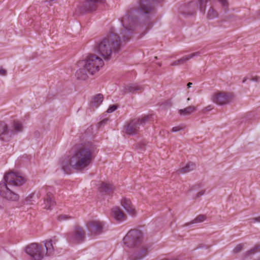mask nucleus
<instances>
[{"label": "nucleus", "instance_id": "obj_1", "mask_svg": "<svg viewBox=\"0 0 260 260\" xmlns=\"http://www.w3.org/2000/svg\"><path fill=\"white\" fill-rule=\"evenodd\" d=\"M164 0H138L137 8L131 9L122 17L121 24L123 27L120 36L113 32L96 44L94 48L95 52L105 60L111 58L113 53H117L121 49L122 42L127 41L135 30L140 16L152 14L155 11L154 4Z\"/></svg>", "mask_w": 260, "mask_h": 260}, {"label": "nucleus", "instance_id": "obj_2", "mask_svg": "<svg viewBox=\"0 0 260 260\" xmlns=\"http://www.w3.org/2000/svg\"><path fill=\"white\" fill-rule=\"evenodd\" d=\"M95 149V146L91 143L79 146L69 156L60 160L61 169L66 174L71 173V168L77 171L83 170L91 163Z\"/></svg>", "mask_w": 260, "mask_h": 260}, {"label": "nucleus", "instance_id": "obj_3", "mask_svg": "<svg viewBox=\"0 0 260 260\" xmlns=\"http://www.w3.org/2000/svg\"><path fill=\"white\" fill-rule=\"evenodd\" d=\"M25 181V179L18 174L14 172L6 174L3 181L0 182V195L8 200L17 201L19 196L11 187L21 186Z\"/></svg>", "mask_w": 260, "mask_h": 260}, {"label": "nucleus", "instance_id": "obj_4", "mask_svg": "<svg viewBox=\"0 0 260 260\" xmlns=\"http://www.w3.org/2000/svg\"><path fill=\"white\" fill-rule=\"evenodd\" d=\"M55 244L52 240H46L41 244L32 243L26 247L25 251L31 260H41L45 255L49 256L53 254Z\"/></svg>", "mask_w": 260, "mask_h": 260}, {"label": "nucleus", "instance_id": "obj_5", "mask_svg": "<svg viewBox=\"0 0 260 260\" xmlns=\"http://www.w3.org/2000/svg\"><path fill=\"white\" fill-rule=\"evenodd\" d=\"M23 128L22 123L19 121H14L11 125L0 121V140L5 142H9L14 136L22 132Z\"/></svg>", "mask_w": 260, "mask_h": 260}, {"label": "nucleus", "instance_id": "obj_6", "mask_svg": "<svg viewBox=\"0 0 260 260\" xmlns=\"http://www.w3.org/2000/svg\"><path fill=\"white\" fill-rule=\"evenodd\" d=\"M104 65L103 60L95 54L88 55L85 59L78 62L79 67H84L91 75L98 72Z\"/></svg>", "mask_w": 260, "mask_h": 260}, {"label": "nucleus", "instance_id": "obj_7", "mask_svg": "<svg viewBox=\"0 0 260 260\" xmlns=\"http://www.w3.org/2000/svg\"><path fill=\"white\" fill-rule=\"evenodd\" d=\"M149 119V116L136 118L131 120L124 126L125 133L129 135H135L139 133Z\"/></svg>", "mask_w": 260, "mask_h": 260}, {"label": "nucleus", "instance_id": "obj_8", "mask_svg": "<svg viewBox=\"0 0 260 260\" xmlns=\"http://www.w3.org/2000/svg\"><path fill=\"white\" fill-rule=\"evenodd\" d=\"M142 233L137 230L129 231L123 239L124 245L129 248L139 246L142 243Z\"/></svg>", "mask_w": 260, "mask_h": 260}, {"label": "nucleus", "instance_id": "obj_9", "mask_svg": "<svg viewBox=\"0 0 260 260\" xmlns=\"http://www.w3.org/2000/svg\"><path fill=\"white\" fill-rule=\"evenodd\" d=\"M85 239V232L80 226H76L73 232L69 234L68 240L70 243L78 244L83 242Z\"/></svg>", "mask_w": 260, "mask_h": 260}, {"label": "nucleus", "instance_id": "obj_10", "mask_svg": "<svg viewBox=\"0 0 260 260\" xmlns=\"http://www.w3.org/2000/svg\"><path fill=\"white\" fill-rule=\"evenodd\" d=\"M104 224L99 220H91L87 224V229L91 236H96L100 235L103 232Z\"/></svg>", "mask_w": 260, "mask_h": 260}, {"label": "nucleus", "instance_id": "obj_11", "mask_svg": "<svg viewBox=\"0 0 260 260\" xmlns=\"http://www.w3.org/2000/svg\"><path fill=\"white\" fill-rule=\"evenodd\" d=\"M212 101L219 105H223L230 103L232 100L231 93L220 92L214 94L212 98Z\"/></svg>", "mask_w": 260, "mask_h": 260}, {"label": "nucleus", "instance_id": "obj_12", "mask_svg": "<svg viewBox=\"0 0 260 260\" xmlns=\"http://www.w3.org/2000/svg\"><path fill=\"white\" fill-rule=\"evenodd\" d=\"M105 0H86L83 6L80 7V12L85 13L95 10L99 4H103Z\"/></svg>", "mask_w": 260, "mask_h": 260}, {"label": "nucleus", "instance_id": "obj_13", "mask_svg": "<svg viewBox=\"0 0 260 260\" xmlns=\"http://www.w3.org/2000/svg\"><path fill=\"white\" fill-rule=\"evenodd\" d=\"M44 191L46 192V196L44 198V204L45 205L44 208L47 209H50L55 204L53 197V189L51 187L49 186L46 188H42L41 189V192Z\"/></svg>", "mask_w": 260, "mask_h": 260}, {"label": "nucleus", "instance_id": "obj_14", "mask_svg": "<svg viewBox=\"0 0 260 260\" xmlns=\"http://www.w3.org/2000/svg\"><path fill=\"white\" fill-rule=\"evenodd\" d=\"M112 215L114 218L120 222L126 220V216L122 210L118 207H113L112 209Z\"/></svg>", "mask_w": 260, "mask_h": 260}, {"label": "nucleus", "instance_id": "obj_15", "mask_svg": "<svg viewBox=\"0 0 260 260\" xmlns=\"http://www.w3.org/2000/svg\"><path fill=\"white\" fill-rule=\"evenodd\" d=\"M200 55H201V52L200 51H198V52L191 53L190 54H189L188 55L184 56L183 57H182L181 58L173 62L171 64V66H179L180 64H182L184 63L185 62H186L187 61H188V60H189L190 59H191L195 56H200Z\"/></svg>", "mask_w": 260, "mask_h": 260}, {"label": "nucleus", "instance_id": "obj_16", "mask_svg": "<svg viewBox=\"0 0 260 260\" xmlns=\"http://www.w3.org/2000/svg\"><path fill=\"white\" fill-rule=\"evenodd\" d=\"M144 87L136 84H129L124 87V93H137L139 91H142Z\"/></svg>", "mask_w": 260, "mask_h": 260}, {"label": "nucleus", "instance_id": "obj_17", "mask_svg": "<svg viewBox=\"0 0 260 260\" xmlns=\"http://www.w3.org/2000/svg\"><path fill=\"white\" fill-rule=\"evenodd\" d=\"M121 204L129 214L131 215H135V209L132 205L131 201L129 200L123 199L121 200Z\"/></svg>", "mask_w": 260, "mask_h": 260}, {"label": "nucleus", "instance_id": "obj_18", "mask_svg": "<svg viewBox=\"0 0 260 260\" xmlns=\"http://www.w3.org/2000/svg\"><path fill=\"white\" fill-rule=\"evenodd\" d=\"M104 99L103 95L99 93L93 96L90 102V106L93 108H98L103 102Z\"/></svg>", "mask_w": 260, "mask_h": 260}, {"label": "nucleus", "instance_id": "obj_19", "mask_svg": "<svg viewBox=\"0 0 260 260\" xmlns=\"http://www.w3.org/2000/svg\"><path fill=\"white\" fill-rule=\"evenodd\" d=\"M196 165L194 162H189L187 163L184 167H183L181 169L178 170L176 172L178 174H185L194 170L196 169Z\"/></svg>", "mask_w": 260, "mask_h": 260}, {"label": "nucleus", "instance_id": "obj_20", "mask_svg": "<svg viewBox=\"0 0 260 260\" xmlns=\"http://www.w3.org/2000/svg\"><path fill=\"white\" fill-rule=\"evenodd\" d=\"M114 189L113 185L107 183H102L99 187V191L101 192L110 193Z\"/></svg>", "mask_w": 260, "mask_h": 260}, {"label": "nucleus", "instance_id": "obj_21", "mask_svg": "<svg viewBox=\"0 0 260 260\" xmlns=\"http://www.w3.org/2000/svg\"><path fill=\"white\" fill-rule=\"evenodd\" d=\"M87 72L86 69L84 67L83 68H80L77 71L76 73L77 79L82 80H86L88 77Z\"/></svg>", "mask_w": 260, "mask_h": 260}, {"label": "nucleus", "instance_id": "obj_22", "mask_svg": "<svg viewBox=\"0 0 260 260\" xmlns=\"http://www.w3.org/2000/svg\"><path fill=\"white\" fill-rule=\"evenodd\" d=\"M196 110V108L194 106H189L183 109L179 110V113L180 115H190Z\"/></svg>", "mask_w": 260, "mask_h": 260}, {"label": "nucleus", "instance_id": "obj_23", "mask_svg": "<svg viewBox=\"0 0 260 260\" xmlns=\"http://www.w3.org/2000/svg\"><path fill=\"white\" fill-rule=\"evenodd\" d=\"M147 249L143 248L139 254H135L130 257L131 260H140L147 254Z\"/></svg>", "mask_w": 260, "mask_h": 260}, {"label": "nucleus", "instance_id": "obj_24", "mask_svg": "<svg viewBox=\"0 0 260 260\" xmlns=\"http://www.w3.org/2000/svg\"><path fill=\"white\" fill-rule=\"evenodd\" d=\"M260 251V245L256 246L251 249L248 250L245 254V256H249Z\"/></svg>", "mask_w": 260, "mask_h": 260}, {"label": "nucleus", "instance_id": "obj_25", "mask_svg": "<svg viewBox=\"0 0 260 260\" xmlns=\"http://www.w3.org/2000/svg\"><path fill=\"white\" fill-rule=\"evenodd\" d=\"M218 16V13L213 8H211L207 14V17L209 19H213L217 17Z\"/></svg>", "mask_w": 260, "mask_h": 260}, {"label": "nucleus", "instance_id": "obj_26", "mask_svg": "<svg viewBox=\"0 0 260 260\" xmlns=\"http://www.w3.org/2000/svg\"><path fill=\"white\" fill-rule=\"evenodd\" d=\"M206 219V217L204 215H199L194 220H193L190 223L193 224L195 223H200L204 221Z\"/></svg>", "mask_w": 260, "mask_h": 260}, {"label": "nucleus", "instance_id": "obj_27", "mask_svg": "<svg viewBox=\"0 0 260 260\" xmlns=\"http://www.w3.org/2000/svg\"><path fill=\"white\" fill-rule=\"evenodd\" d=\"M199 7L201 12L204 13L206 9L207 0H199Z\"/></svg>", "mask_w": 260, "mask_h": 260}, {"label": "nucleus", "instance_id": "obj_28", "mask_svg": "<svg viewBox=\"0 0 260 260\" xmlns=\"http://www.w3.org/2000/svg\"><path fill=\"white\" fill-rule=\"evenodd\" d=\"M244 245L243 244H239L236 245V246L234 248L233 250V252L234 254H238L239 252H241L243 249Z\"/></svg>", "mask_w": 260, "mask_h": 260}, {"label": "nucleus", "instance_id": "obj_29", "mask_svg": "<svg viewBox=\"0 0 260 260\" xmlns=\"http://www.w3.org/2000/svg\"><path fill=\"white\" fill-rule=\"evenodd\" d=\"M259 79V78L257 76L248 75L246 78H245V82H246L247 80L255 82H258Z\"/></svg>", "mask_w": 260, "mask_h": 260}, {"label": "nucleus", "instance_id": "obj_30", "mask_svg": "<svg viewBox=\"0 0 260 260\" xmlns=\"http://www.w3.org/2000/svg\"><path fill=\"white\" fill-rule=\"evenodd\" d=\"M34 196V193H31L28 196L26 197L24 200V203L25 204H29L32 201V198Z\"/></svg>", "mask_w": 260, "mask_h": 260}, {"label": "nucleus", "instance_id": "obj_31", "mask_svg": "<svg viewBox=\"0 0 260 260\" xmlns=\"http://www.w3.org/2000/svg\"><path fill=\"white\" fill-rule=\"evenodd\" d=\"M117 108V106L116 105H113L112 106H110L108 110H107V112L108 113H112L115 111Z\"/></svg>", "mask_w": 260, "mask_h": 260}, {"label": "nucleus", "instance_id": "obj_32", "mask_svg": "<svg viewBox=\"0 0 260 260\" xmlns=\"http://www.w3.org/2000/svg\"><path fill=\"white\" fill-rule=\"evenodd\" d=\"M70 218H71L70 216H69L67 215H60L58 216V219L59 221H62V220H67Z\"/></svg>", "mask_w": 260, "mask_h": 260}, {"label": "nucleus", "instance_id": "obj_33", "mask_svg": "<svg viewBox=\"0 0 260 260\" xmlns=\"http://www.w3.org/2000/svg\"><path fill=\"white\" fill-rule=\"evenodd\" d=\"M213 108L212 106L209 105L207 107H206V108H205L204 109H203L202 110V112L204 114H205V113H206V112L210 111L211 110L213 109Z\"/></svg>", "mask_w": 260, "mask_h": 260}, {"label": "nucleus", "instance_id": "obj_34", "mask_svg": "<svg viewBox=\"0 0 260 260\" xmlns=\"http://www.w3.org/2000/svg\"><path fill=\"white\" fill-rule=\"evenodd\" d=\"M220 4L224 7H228L229 3L228 0H218Z\"/></svg>", "mask_w": 260, "mask_h": 260}, {"label": "nucleus", "instance_id": "obj_35", "mask_svg": "<svg viewBox=\"0 0 260 260\" xmlns=\"http://www.w3.org/2000/svg\"><path fill=\"white\" fill-rule=\"evenodd\" d=\"M182 129V127L180 126H175L172 128V132H178V131L181 130Z\"/></svg>", "mask_w": 260, "mask_h": 260}, {"label": "nucleus", "instance_id": "obj_36", "mask_svg": "<svg viewBox=\"0 0 260 260\" xmlns=\"http://www.w3.org/2000/svg\"><path fill=\"white\" fill-rule=\"evenodd\" d=\"M253 116V114L251 113H246V115H245V118H246L247 120H249L251 119V116Z\"/></svg>", "mask_w": 260, "mask_h": 260}, {"label": "nucleus", "instance_id": "obj_37", "mask_svg": "<svg viewBox=\"0 0 260 260\" xmlns=\"http://www.w3.org/2000/svg\"><path fill=\"white\" fill-rule=\"evenodd\" d=\"M7 74V71L3 69H0V75L2 76H5Z\"/></svg>", "mask_w": 260, "mask_h": 260}, {"label": "nucleus", "instance_id": "obj_38", "mask_svg": "<svg viewBox=\"0 0 260 260\" xmlns=\"http://www.w3.org/2000/svg\"><path fill=\"white\" fill-rule=\"evenodd\" d=\"M205 193V191L202 190L199 191L196 195L197 198H199L201 196H203Z\"/></svg>", "mask_w": 260, "mask_h": 260}, {"label": "nucleus", "instance_id": "obj_39", "mask_svg": "<svg viewBox=\"0 0 260 260\" xmlns=\"http://www.w3.org/2000/svg\"><path fill=\"white\" fill-rule=\"evenodd\" d=\"M107 121H108V119H107V118L104 119L103 120H102L100 122H99V124L100 125H104L105 124H106L107 123Z\"/></svg>", "mask_w": 260, "mask_h": 260}, {"label": "nucleus", "instance_id": "obj_40", "mask_svg": "<svg viewBox=\"0 0 260 260\" xmlns=\"http://www.w3.org/2000/svg\"><path fill=\"white\" fill-rule=\"evenodd\" d=\"M255 221L260 222V216L254 219Z\"/></svg>", "mask_w": 260, "mask_h": 260}, {"label": "nucleus", "instance_id": "obj_41", "mask_svg": "<svg viewBox=\"0 0 260 260\" xmlns=\"http://www.w3.org/2000/svg\"><path fill=\"white\" fill-rule=\"evenodd\" d=\"M192 84V83L191 82L188 83V84L187 85L188 88H190Z\"/></svg>", "mask_w": 260, "mask_h": 260}, {"label": "nucleus", "instance_id": "obj_42", "mask_svg": "<svg viewBox=\"0 0 260 260\" xmlns=\"http://www.w3.org/2000/svg\"><path fill=\"white\" fill-rule=\"evenodd\" d=\"M189 100H190V98H188L187 99V101H189Z\"/></svg>", "mask_w": 260, "mask_h": 260}, {"label": "nucleus", "instance_id": "obj_43", "mask_svg": "<svg viewBox=\"0 0 260 260\" xmlns=\"http://www.w3.org/2000/svg\"><path fill=\"white\" fill-rule=\"evenodd\" d=\"M259 15H260V10H259Z\"/></svg>", "mask_w": 260, "mask_h": 260}, {"label": "nucleus", "instance_id": "obj_44", "mask_svg": "<svg viewBox=\"0 0 260 260\" xmlns=\"http://www.w3.org/2000/svg\"><path fill=\"white\" fill-rule=\"evenodd\" d=\"M256 260H260V258H259V259L258 258V259H256Z\"/></svg>", "mask_w": 260, "mask_h": 260}]
</instances>
